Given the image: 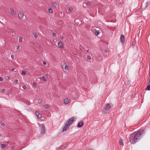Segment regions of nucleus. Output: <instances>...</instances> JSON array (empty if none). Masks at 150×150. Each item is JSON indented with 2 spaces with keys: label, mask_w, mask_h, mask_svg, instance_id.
Here are the masks:
<instances>
[{
  "label": "nucleus",
  "mask_w": 150,
  "mask_h": 150,
  "mask_svg": "<svg viewBox=\"0 0 150 150\" xmlns=\"http://www.w3.org/2000/svg\"><path fill=\"white\" fill-rule=\"evenodd\" d=\"M38 125L39 127L41 128V133L42 134H44L45 133V127L43 124H41L39 123Z\"/></svg>",
  "instance_id": "obj_3"
},
{
  "label": "nucleus",
  "mask_w": 150,
  "mask_h": 150,
  "mask_svg": "<svg viewBox=\"0 0 150 150\" xmlns=\"http://www.w3.org/2000/svg\"><path fill=\"white\" fill-rule=\"evenodd\" d=\"M19 42H22V41H23L22 38V37H20L19 39Z\"/></svg>",
  "instance_id": "obj_25"
},
{
  "label": "nucleus",
  "mask_w": 150,
  "mask_h": 150,
  "mask_svg": "<svg viewBox=\"0 0 150 150\" xmlns=\"http://www.w3.org/2000/svg\"><path fill=\"white\" fill-rule=\"evenodd\" d=\"M16 69H11V70L12 71H14V70H16Z\"/></svg>",
  "instance_id": "obj_50"
},
{
  "label": "nucleus",
  "mask_w": 150,
  "mask_h": 150,
  "mask_svg": "<svg viewBox=\"0 0 150 150\" xmlns=\"http://www.w3.org/2000/svg\"><path fill=\"white\" fill-rule=\"evenodd\" d=\"M26 72L25 71H22L21 74L22 75H25L26 74Z\"/></svg>",
  "instance_id": "obj_24"
},
{
  "label": "nucleus",
  "mask_w": 150,
  "mask_h": 150,
  "mask_svg": "<svg viewBox=\"0 0 150 150\" xmlns=\"http://www.w3.org/2000/svg\"><path fill=\"white\" fill-rule=\"evenodd\" d=\"M63 38H64V37H63V36H62V37H61V39H63Z\"/></svg>",
  "instance_id": "obj_51"
},
{
  "label": "nucleus",
  "mask_w": 150,
  "mask_h": 150,
  "mask_svg": "<svg viewBox=\"0 0 150 150\" xmlns=\"http://www.w3.org/2000/svg\"><path fill=\"white\" fill-rule=\"evenodd\" d=\"M19 49V46H18L17 47V49L18 50Z\"/></svg>",
  "instance_id": "obj_48"
},
{
  "label": "nucleus",
  "mask_w": 150,
  "mask_h": 150,
  "mask_svg": "<svg viewBox=\"0 0 150 150\" xmlns=\"http://www.w3.org/2000/svg\"><path fill=\"white\" fill-rule=\"evenodd\" d=\"M43 64L44 65H46L47 64L44 61L43 62Z\"/></svg>",
  "instance_id": "obj_39"
},
{
  "label": "nucleus",
  "mask_w": 150,
  "mask_h": 150,
  "mask_svg": "<svg viewBox=\"0 0 150 150\" xmlns=\"http://www.w3.org/2000/svg\"><path fill=\"white\" fill-rule=\"evenodd\" d=\"M119 144L123 146L124 145V143L123 142V139H120L119 141Z\"/></svg>",
  "instance_id": "obj_12"
},
{
  "label": "nucleus",
  "mask_w": 150,
  "mask_h": 150,
  "mask_svg": "<svg viewBox=\"0 0 150 150\" xmlns=\"http://www.w3.org/2000/svg\"><path fill=\"white\" fill-rule=\"evenodd\" d=\"M48 12L49 13H52L53 12V11L52 9L50 8H49L48 9Z\"/></svg>",
  "instance_id": "obj_16"
},
{
  "label": "nucleus",
  "mask_w": 150,
  "mask_h": 150,
  "mask_svg": "<svg viewBox=\"0 0 150 150\" xmlns=\"http://www.w3.org/2000/svg\"><path fill=\"white\" fill-rule=\"evenodd\" d=\"M65 99H66V98H65V99H64V104H66V103Z\"/></svg>",
  "instance_id": "obj_46"
},
{
  "label": "nucleus",
  "mask_w": 150,
  "mask_h": 150,
  "mask_svg": "<svg viewBox=\"0 0 150 150\" xmlns=\"http://www.w3.org/2000/svg\"><path fill=\"white\" fill-rule=\"evenodd\" d=\"M111 107V106L110 104L109 103H107L106 104V106L104 108V110L105 111L108 110Z\"/></svg>",
  "instance_id": "obj_7"
},
{
  "label": "nucleus",
  "mask_w": 150,
  "mask_h": 150,
  "mask_svg": "<svg viewBox=\"0 0 150 150\" xmlns=\"http://www.w3.org/2000/svg\"><path fill=\"white\" fill-rule=\"evenodd\" d=\"M10 79V77L9 76H7L6 77V80H8Z\"/></svg>",
  "instance_id": "obj_34"
},
{
  "label": "nucleus",
  "mask_w": 150,
  "mask_h": 150,
  "mask_svg": "<svg viewBox=\"0 0 150 150\" xmlns=\"http://www.w3.org/2000/svg\"><path fill=\"white\" fill-rule=\"evenodd\" d=\"M104 55H106V57L108 55H109V53H108V52H107V53H106L105 54H104Z\"/></svg>",
  "instance_id": "obj_40"
},
{
  "label": "nucleus",
  "mask_w": 150,
  "mask_h": 150,
  "mask_svg": "<svg viewBox=\"0 0 150 150\" xmlns=\"http://www.w3.org/2000/svg\"><path fill=\"white\" fill-rule=\"evenodd\" d=\"M33 35H34V37H35V38L36 39V38H37L38 36H37V34L36 33H33Z\"/></svg>",
  "instance_id": "obj_20"
},
{
  "label": "nucleus",
  "mask_w": 150,
  "mask_h": 150,
  "mask_svg": "<svg viewBox=\"0 0 150 150\" xmlns=\"http://www.w3.org/2000/svg\"><path fill=\"white\" fill-rule=\"evenodd\" d=\"M73 10V8L71 7H70L68 9V11L69 12H71Z\"/></svg>",
  "instance_id": "obj_22"
},
{
  "label": "nucleus",
  "mask_w": 150,
  "mask_h": 150,
  "mask_svg": "<svg viewBox=\"0 0 150 150\" xmlns=\"http://www.w3.org/2000/svg\"><path fill=\"white\" fill-rule=\"evenodd\" d=\"M122 1H120V0H119V5H120L121 6H122Z\"/></svg>",
  "instance_id": "obj_33"
},
{
  "label": "nucleus",
  "mask_w": 150,
  "mask_h": 150,
  "mask_svg": "<svg viewBox=\"0 0 150 150\" xmlns=\"http://www.w3.org/2000/svg\"><path fill=\"white\" fill-rule=\"evenodd\" d=\"M98 28V30H97L96 28L93 29V31L95 32L94 33L96 36L100 34V32L101 30L99 28Z\"/></svg>",
  "instance_id": "obj_4"
},
{
  "label": "nucleus",
  "mask_w": 150,
  "mask_h": 150,
  "mask_svg": "<svg viewBox=\"0 0 150 150\" xmlns=\"http://www.w3.org/2000/svg\"><path fill=\"white\" fill-rule=\"evenodd\" d=\"M108 52V50H105V53H107V52Z\"/></svg>",
  "instance_id": "obj_47"
},
{
  "label": "nucleus",
  "mask_w": 150,
  "mask_h": 150,
  "mask_svg": "<svg viewBox=\"0 0 150 150\" xmlns=\"http://www.w3.org/2000/svg\"><path fill=\"white\" fill-rule=\"evenodd\" d=\"M5 91V90L4 89H2V90H1V92H4Z\"/></svg>",
  "instance_id": "obj_44"
},
{
  "label": "nucleus",
  "mask_w": 150,
  "mask_h": 150,
  "mask_svg": "<svg viewBox=\"0 0 150 150\" xmlns=\"http://www.w3.org/2000/svg\"><path fill=\"white\" fill-rule=\"evenodd\" d=\"M36 86H37V85H36V83H35V82L33 83V86L35 87Z\"/></svg>",
  "instance_id": "obj_30"
},
{
  "label": "nucleus",
  "mask_w": 150,
  "mask_h": 150,
  "mask_svg": "<svg viewBox=\"0 0 150 150\" xmlns=\"http://www.w3.org/2000/svg\"><path fill=\"white\" fill-rule=\"evenodd\" d=\"M18 82V80L17 79H16L14 80V82L15 83H17Z\"/></svg>",
  "instance_id": "obj_38"
},
{
  "label": "nucleus",
  "mask_w": 150,
  "mask_h": 150,
  "mask_svg": "<svg viewBox=\"0 0 150 150\" xmlns=\"http://www.w3.org/2000/svg\"><path fill=\"white\" fill-rule=\"evenodd\" d=\"M146 89L148 91L150 90V85H149L147 86L146 88Z\"/></svg>",
  "instance_id": "obj_23"
},
{
  "label": "nucleus",
  "mask_w": 150,
  "mask_h": 150,
  "mask_svg": "<svg viewBox=\"0 0 150 150\" xmlns=\"http://www.w3.org/2000/svg\"><path fill=\"white\" fill-rule=\"evenodd\" d=\"M11 58L13 59L14 58V56L13 55H12L11 56Z\"/></svg>",
  "instance_id": "obj_43"
},
{
  "label": "nucleus",
  "mask_w": 150,
  "mask_h": 150,
  "mask_svg": "<svg viewBox=\"0 0 150 150\" xmlns=\"http://www.w3.org/2000/svg\"><path fill=\"white\" fill-rule=\"evenodd\" d=\"M58 47L59 48H62L63 47V46L62 42L60 41L58 43Z\"/></svg>",
  "instance_id": "obj_9"
},
{
  "label": "nucleus",
  "mask_w": 150,
  "mask_h": 150,
  "mask_svg": "<svg viewBox=\"0 0 150 150\" xmlns=\"http://www.w3.org/2000/svg\"><path fill=\"white\" fill-rule=\"evenodd\" d=\"M86 4V6H90L91 5V3L90 1H88Z\"/></svg>",
  "instance_id": "obj_17"
},
{
  "label": "nucleus",
  "mask_w": 150,
  "mask_h": 150,
  "mask_svg": "<svg viewBox=\"0 0 150 150\" xmlns=\"http://www.w3.org/2000/svg\"><path fill=\"white\" fill-rule=\"evenodd\" d=\"M14 148V147L13 146H12V149H13Z\"/></svg>",
  "instance_id": "obj_53"
},
{
  "label": "nucleus",
  "mask_w": 150,
  "mask_h": 150,
  "mask_svg": "<svg viewBox=\"0 0 150 150\" xmlns=\"http://www.w3.org/2000/svg\"><path fill=\"white\" fill-rule=\"evenodd\" d=\"M52 35L54 37H55L56 36V34L55 33H52Z\"/></svg>",
  "instance_id": "obj_36"
},
{
  "label": "nucleus",
  "mask_w": 150,
  "mask_h": 150,
  "mask_svg": "<svg viewBox=\"0 0 150 150\" xmlns=\"http://www.w3.org/2000/svg\"><path fill=\"white\" fill-rule=\"evenodd\" d=\"M40 79H41L42 80H43L45 82L46 81V79L43 76H42L39 78Z\"/></svg>",
  "instance_id": "obj_15"
},
{
  "label": "nucleus",
  "mask_w": 150,
  "mask_h": 150,
  "mask_svg": "<svg viewBox=\"0 0 150 150\" xmlns=\"http://www.w3.org/2000/svg\"><path fill=\"white\" fill-rule=\"evenodd\" d=\"M42 100L41 99H39L38 100V103L39 104H40L41 103H42Z\"/></svg>",
  "instance_id": "obj_19"
},
{
  "label": "nucleus",
  "mask_w": 150,
  "mask_h": 150,
  "mask_svg": "<svg viewBox=\"0 0 150 150\" xmlns=\"http://www.w3.org/2000/svg\"><path fill=\"white\" fill-rule=\"evenodd\" d=\"M150 83V77H149V79L148 81V83Z\"/></svg>",
  "instance_id": "obj_45"
},
{
  "label": "nucleus",
  "mask_w": 150,
  "mask_h": 150,
  "mask_svg": "<svg viewBox=\"0 0 150 150\" xmlns=\"http://www.w3.org/2000/svg\"><path fill=\"white\" fill-rule=\"evenodd\" d=\"M83 122L82 121H80L79 122H78L77 125V127L78 128H80L82 127L83 126Z\"/></svg>",
  "instance_id": "obj_6"
},
{
  "label": "nucleus",
  "mask_w": 150,
  "mask_h": 150,
  "mask_svg": "<svg viewBox=\"0 0 150 150\" xmlns=\"http://www.w3.org/2000/svg\"><path fill=\"white\" fill-rule=\"evenodd\" d=\"M64 126L63 128L62 129V132H64L65 131H66V123L64 124Z\"/></svg>",
  "instance_id": "obj_14"
},
{
  "label": "nucleus",
  "mask_w": 150,
  "mask_h": 150,
  "mask_svg": "<svg viewBox=\"0 0 150 150\" xmlns=\"http://www.w3.org/2000/svg\"><path fill=\"white\" fill-rule=\"evenodd\" d=\"M43 107H44L46 109H47L49 108V105H45L43 106Z\"/></svg>",
  "instance_id": "obj_18"
},
{
  "label": "nucleus",
  "mask_w": 150,
  "mask_h": 150,
  "mask_svg": "<svg viewBox=\"0 0 150 150\" xmlns=\"http://www.w3.org/2000/svg\"><path fill=\"white\" fill-rule=\"evenodd\" d=\"M23 14L20 12H19L18 14V17L21 19H22L23 17Z\"/></svg>",
  "instance_id": "obj_11"
},
{
  "label": "nucleus",
  "mask_w": 150,
  "mask_h": 150,
  "mask_svg": "<svg viewBox=\"0 0 150 150\" xmlns=\"http://www.w3.org/2000/svg\"><path fill=\"white\" fill-rule=\"evenodd\" d=\"M23 88L24 89H25V88H26V86H23Z\"/></svg>",
  "instance_id": "obj_37"
},
{
  "label": "nucleus",
  "mask_w": 150,
  "mask_h": 150,
  "mask_svg": "<svg viewBox=\"0 0 150 150\" xmlns=\"http://www.w3.org/2000/svg\"><path fill=\"white\" fill-rule=\"evenodd\" d=\"M146 130V129H141L137 132H134L131 134L129 138V142L132 144H134L138 142L140 140L141 136L144 134Z\"/></svg>",
  "instance_id": "obj_1"
},
{
  "label": "nucleus",
  "mask_w": 150,
  "mask_h": 150,
  "mask_svg": "<svg viewBox=\"0 0 150 150\" xmlns=\"http://www.w3.org/2000/svg\"><path fill=\"white\" fill-rule=\"evenodd\" d=\"M75 118V117H72L66 121V130L68 128L69 126L74 123Z\"/></svg>",
  "instance_id": "obj_2"
},
{
  "label": "nucleus",
  "mask_w": 150,
  "mask_h": 150,
  "mask_svg": "<svg viewBox=\"0 0 150 150\" xmlns=\"http://www.w3.org/2000/svg\"><path fill=\"white\" fill-rule=\"evenodd\" d=\"M80 48L81 49V48H83L84 49V48L82 46H81V45H80Z\"/></svg>",
  "instance_id": "obj_42"
},
{
  "label": "nucleus",
  "mask_w": 150,
  "mask_h": 150,
  "mask_svg": "<svg viewBox=\"0 0 150 150\" xmlns=\"http://www.w3.org/2000/svg\"><path fill=\"white\" fill-rule=\"evenodd\" d=\"M85 150H89L88 149H86Z\"/></svg>",
  "instance_id": "obj_54"
},
{
  "label": "nucleus",
  "mask_w": 150,
  "mask_h": 150,
  "mask_svg": "<svg viewBox=\"0 0 150 150\" xmlns=\"http://www.w3.org/2000/svg\"><path fill=\"white\" fill-rule=\"evenodd\" d=\"M68 69V67L67 64H66V70Z\"/></svg>",
  "instance_id": "obj_49"
},
{
  "label": "nucleus",
  "mask_w": 150,
  "mask_h": 150,
  "mask_svg": "<svg viewBox=\"0 0 150 150\" xmlns=\"http://www.w3.org/2000/svg\"><path fill=\"white\" fill-rule=\"evenodd\" d=\"M64 65L62 66V67L63 69L66 70V65H65L64 63Z\"/></svg>",
  "instance_id": "obj_27"
},
{
  "label": "nucleus",
  "mask_w": 150,
  "mask_h": 150,
  "mask_svg": "<svg viewBox=\"0 0 150 150\" xmlns=\"http://www.w3.org/2000/svg\"><path fill=\"white\" fill-rule=\"evenodd\" d=\"M120 41L121 43L123 44L125 42V37L123 35H121L120 37Z\"/></svg>",
  "instance_id": "obj_5"
},
{
  "label": "nucleus",
  "mask_w": 150,
  "mask_h": 150,
  "mask_svg": "<svg viewBox=\"0 0 150 150\" xmlns=\"http://www.w3.org/2000/svg\"><path fill=\"white\" fill-rule=\"evenodd\" d=\"M46 76L47 77V76H48V74H46Z\"/></svg>",
  "instance_id": "obj_52"
},
{
  "label": "nucleus",
  "mask_w": 150,
  "mask_h": 150,
  "mask_svg": "<svg viewBox=\"0 0 150 150\" xmlns=\"http://www.w3.org/2000/svg\"><path fill=\"white\" fill-rule=\"evenodd\" d=\"M3 79L1 77H0V81H3Z\"/></svg>",
  "instance_id": "obj_41"
},
{
  "label": "nucleus",
  "mask_w": 150,
  "mask_h": 150,
  "mask_svg": "<svg viewBox=\"0 0 150 150\" xmlns=\"http://www.w3.org/2000/svg\"><path fill=\"white\" fill-rule=\"evenodd\" d=\"M0 123L1 125L2 126H4L5 125V124L3 122H1Z\"/></svg>",
  "instance_id": "obj_35"
},
{
  "label": "nucleus",
  "mask_w": 150,
  "mask_h": 150,
  "mask_svg": "<svg viewBox=\"0 0 150 150\" xmlns=\"http://www.w3.org/2000/svg\"><path fill=\"white\" fill-rule=\"evenodd\" d=\"M10 13L11 14L12 16H14V15H15V14H16V13L13 9L10 8Z\"/></svg>",
  "instance_id": "obj_8"
},
{
  "label": "nucleus",
  "mask_w": 150,
  "mask_h": 150,
  "mask_svg": "<svg viewBox=\"0 0 150 150\" xmlns=\"http://www.w3.org/2000/svg\"><path fill=\"white\" fill-rule=\"evenodd\" d=\"M6 147V145L5 144H1V148L3 149Z\"/></svg>",
  "instance_id": "obj_21"
},
{
  "label": "nucleus",
  "mask_w": 150,
  "mask_h": 150,
  "mask_svg": "<svg viewBox=\"0 0 150 150\" xmlns=\"http://www.w3.org/2000/svg\"><path fill=\"white\" fill-rule=\"evenodd\" d=\"M65 149V145H61L59 147V150H64Z\"/></svg>",
  "instance_id": "obj_10"
},
{
  "label": "nucleus",
  "mask_w": 150,
  "mask_h": 150,
  "mask_svg": "<svg viewBox=\"0 0 150 150\" xmlns=\"http://www.w3.org/2000/svg\"><path fill=\"white\" fill-rule=\"evenodd\" d=\"M52 5L54 7H56L57 5L56 3L54 2H52Z\"/></svg>",
  "instance_id": "obj_13"
},
{
  "label": "nucleus",
  "mask_w": 150,
  "mask_h": 150,
  "mask_svg": "<svg viewBox=\"0 0 150 150\" xmlns=\"http://www.w3.org/2000/svg\"><path fill=\"white\" fill-rule=\"evenodd\" d=\"M69 100L67 98H66V105L68 104L69 103Z\"/></svg>",
  "instance_id": "obj_28"
},
{
  "label": "nucleus",
  "mask_w": 150,
  "mask_h": 150,
  "mask_svg": "<svg viewBox=\"0 0 150 150\" xmlns=\"http://www.w3.org/2000/svg\"><path fill=\"white\" fill-rule=\"evenodd\" d=\"M148 2H146V3L145 5V8H146L148 6Z\"/></svg>",
  "instance_id": "obj_32"
},
{
  "label": "nucleus",
  "mask_w": 150,
  "mask_h": 150,
  "mask_svg": "<svg viewBox=\"0 0 150 150\" xmlns=\"http://www.w3.org/2000/svg\"><path fill=\"white\" fill-rule=\"evenodd\" d=\"M87 58L89 60H90L91 59V57L89 55H87Z\"/></svg>",
  "instance_id": "obj_26"
},
{
  "label": "nucleus",
  "mask_w": 150,
  "mask_h": 150,
  "mask_svg": "<svg viewBox=\"0 0 150 150\" xmlns=\"http://www.w3.org/2000/svg\"><path fill=\"white\" fill-rule=\"evenodd\" d=\"M37 116L38 118H41L42 117V115L39 114Z\"/></svg>",
  "instance_id": "obj_29"
},
{
  "label": "nucleus",
  "mask_w": 150,
  "mask_h": 150,
  "mask_svg": "<svg viewBox=\"0 0 150 150\" xmlns=\"http://www.w3.org/2000/svg\"><path fill=\"white\" fill-rule=\"evenodd\" d=\"M35 114L36 115H37V116L39 114V113L37 111H36Z\"/></svg>",
  "instance_id": "obj_31"
}]
</instances>
